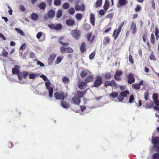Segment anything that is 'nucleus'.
<instances>
[{"mask_svg": "<svg viewBox=\"0 0 159 159\" xmlns=\"http://www.w3.org/2000/svg\"><path fill=\"white\" fill-rule=\"evenodd\" d=\"M95 52H92L89 56V58L90 60L92 59L95 57Z\"/></svg>", "mask_w": 159, "mask_h": 159, "instance_id": "nucleus-57", "label": "nucleus"}, {"mask_svg": "<svg viewBox=\"0 0 159 159\" xmlns=\"http://www.w3.org/2000/svg\"><path fill=\"white\" fill-rule=\"evenodd\" d=\"M127 82L129 84H131L135 81L134 75L132 73H129L127 77Z\"/></svg>", "mask_w": 159, "mask_h": 159, "instance_id": "nucleus-9", "label": "nucleus"}, {"mask_svg": "<svg viewBox=\"0 0 159 159\" xmlns=\"http://www.w3.org/2000/svg\"><path fill=\"white\" fill-rule=\"evenodd\" d=\"M48 26L51 29H54L57 30H61L62 27V25L60 24H58L56 25L53 24H51L48 25Z\"/></svg>", "mask_w": 159, "mask_h": 159, "instance_id": "nucleus-8", "label": "nucleus"}, {"mask_svg": "<svg viewBox=\"0 0 159 159\" xmlns=\"http://www.w3.org/2000/svg\"><path fill=\"white\" fill-rule=\"evenodd\" d=\"M77 94L79 98H82L83 97L85 94V92L83 91H77Z\"/></svg>", "mask_w": 159, "mask_h": 159, "instance_id": "nucleus-28", "label": "nucleus"}, {"mask_svg": "<svg viewBox=\"0 0 159 159\" xmlns=\"http://www.w3.org/2000/svg\"><path fill=\"white\" fill-rule=\"evenodd\" d=\"M17 66H15V68H13L12 69V73L14 75H17L18 73L20 72L19 70L17 69L16 68L17 67Z\"/></svg>", "mask_w": 159, "mask_h": 159, "instance_id": "nucleus-31", "label": "nucleus"}, {"mask_svg": "<svg viewBox=\"0 0 159 159\" xmlns=\"http://www.w3.org/2000/svg\"><path fill=\"white\" fill-rule=\"evenodd\" d=\"M155 35L156 37V39L157 40L159 38V30L157 28H156L155 29Z\"/></svg>", "mask_w": 159, "mask_h": 159, "instance_id": "nucleus-35", "label": "nucleus"}, {"mask_svg": "<svg viewBox=\"0 0 159 159\" xmlns=\"http://www.w3.org/2000/svg\"><path fill=\"white\" fill-rule=\"evenodd\" d=\"M153 148L155 152L158 153L159 152V146L157 145H154Z\"/></svg>", "mask_w": 159, "mask_h": 159, "instance_id": "nucleus-53", "label": "nucleus"}, {"mask_svg": "<svg viewBox=\"0 0 159 159\" xmlns=\"http://www.w3.org/2000/svg\"><path fill=\"white\" fill-rule=\"evenodd\" d=\"M46 89L48 91V95L50 98H52L53 94V88L51 87V83L50 81H47L45 83Z\"/></svg>", "mask_w": 159, "mask_h": 159, "instance_id": "nucleus-7", "label": "nucleus"}, {"mask_svg": "<svg viewBox=\"0 0 159 159\" xmlns=\"http://www.w3.org/2000/svg\"><path fill=\"white\" fill-rule=\"evenodd\" d=\"M70 7L69 4L67 3H65L63 4L62 7L63 9H68Z\"/></svg>", "mask_w": 159, "mask_h": 159, "instance_id": "nucleus-48", "label": "nucleus"}, {"mask_svg": "<svg viewBox=\"0 0 159 159\" xmlns=\"http://www.w3.org/2000/svg\"><path fill=\"white\" fill-rule=\"evenodd\" d=\"M109 7V0H106L103 6V8L106 11L108 9Z\"/></svg>", "mask_w": 159, "mask_h": 159, "instance_id": "nucleus-26", "label": "nucleus"}, {"mask_svg": "<svg viewBox=\"0 0 159 159\" xmlns=\"http://www.w3.org/2000/svg\"><path fill=\"white\" fill-rule=\"evenodd\" d=\"M2 55L4 57H7L8 56V52L5 49H3L2 52Z\"/></svg>", "mask_w": 159, "mask_h": 159, "instance_id": "nucleus-44", "label": "nucleus"}, {"mask_svg": "<svg viewBox=\"0 0 159 159\" xmlns=\"http://www.w3.org/2000/svg\"><path fill=\"white\" fill-rule=\"evenodd\" d=\"M152 142L154 145H159V137H152Z\"/></svg>", "mask_w": 159, "mask_h": 159, "instance_id": "nucleus-14", "label": "nucleus"}, {"mask_svg": "<svg viewBox=\"0 0 159 159\" xmlns=\"http://www.w3.org/2000/svg\"><path fill=\"white\" fill-rule=\"evenodd\" d=\"M47 15L49 18H52L55 16V11L51 9L48 11Z\"/></svg>", "mask_w": 159, "mask_h": 159, "instance_id": "nucleus-16", "label": "nucleus"}, {"mask_svg": "<svg viewBox=\"0 0 159 159\" xmlns=\"http://www.w3.org/2000/svg\"><path fill=\"white\" fill-rule=\"evenodd\" d=\"M75 7L77 11H84L85 9V6L84 4H82L81 6L78 4H76L75 6Z\"/></svg>", "mask_w": 159, "mask_h": 159, "instance_id": "nucleus-10", "label": "nucleus"}, {"mask_svg": "<svg viewBox=\"0 0 159 159\" xmlns=\"http://www.w3.org/2000/svg\"><path fill=\"white\" fill-rule=\"evenodd\" d=\"M75 18L78 20H80L82 18V15L81 13H77L75 15Z\"/></svg>", "mask_w": 159, "mask_h": 159, "instance_id": "nucleus-41", "label": "nucleus"}, {"mask_svg": "<svg viewBox=\"0 0 159 159\" xmlns=\"http://www.w3.org/2000/svg\"><path fill=\"white\" fill-rule=\"evenodd\" d=\"M54 95L56 99L63 100L68 95L66 93L61 92L59 93L56 92L54 93Z\"/></svg>", "mask_w": 159, "mask_h": 159, "instance_id": "nucleus-4", "label": "nucleus"}, {"mask_svg": "<svg viewBox=\"0 0 159 159\" xmlns=\"http://www.w3.org/2000/svg\"><path fill=\"white\" fill-rule=\"evenodd\" d=\"M118 96V93L117 92H113L109 94L110 97L112 98H115L117 97Z\"/></svg>", "mask_w": 159, "mask_h": 159, "instance_id": "nucleus-22", "label": "nucleus"}, {"mask_svg": "<svg viewBox=\"0 0 159 159\" xmlns=\"http://www.w3.org/2000/svg\"><path fill=\"white\" fill-rule=\"evenodd\" d=\"M68 12L70 15H73L75 12V9L73 7H71L68 10Z\"/></svg>", "mask_w": 159, "mask_h": 159, "instance_id": "nucleus-38", "label": "nucleus"}, {"mask_svg": "<svg viewBox=\"0 0 159 159\" xmlns=\"http://www.w3.org/2000/svg\"><path fill=\"white\" fill-rule=\"evenodd\" d=\"M66 53H72L73 52V50L72 48L71 47H68L66 48Z\"/></svg>", "mask_w": 159, "mask_h": 159, "instance_id": "nucleus-56", "label": "nucleus"}, {"mask_svg": "<svg viewBox=\"0 0 159 159\" xmlns=\"http://www.w3.org/2000/svg\"><path fill=\"white\" fill-rule=\"evenodd\" d=\"M85 43L83 42L82 43L80 47V51L82 53H83L86 50V47H85Z\"/></svg>", "mask_w": 159, "mask_h": 159, "instance_id": "nucleus-20", "label": "nucleus"}, {"mask_svg": "<svg viewBox=\"0 0 159 159\" xmlns=\"http://www.w3.org/2000/svg\"><path fill=\"white\" fill-rule=\"evenodd\" d=\"M61 105L65 108H68L70 106L69 103L65 101H62L61 102Z\"/></svg>", "mask_w": 159, "mask_h": 159, "instance_id": "nucleus-21", "label": "nucleus"}, {"mask_svg": "<svg viewBox=\"0 0 159 159\" xmlns=\"http://www.w3.org/2000/svg\"><path fill=\"white\" fill-rule=\"evenodd\" d=\"M132 88L134 89L135 90H138L140 88V87H139V84L138 83H134L132 85Z\"/></svg>", "mask_w": 159, "mask_h": 159, "instance_id": "nucleus-36", "label": "nucleus"}, {"mask_svg": "<svg viewBox=\"0 0 159 159\" xmlns=\"http://www.w3.org/2000/svg\"><path fill=\"white\" fill-rule=\"evenodd\" d=\"M62 81L65 84H68L70 82L69 78L66 76H64L62 78Z\"/></svg>", "mask_w": 159, "mask_h": 159, "instance_id": "nucleus-34", "label": "nucleus"}, {"mask_svg": "<svg viewBox=\"0 0 159 159\" xmlns=\"http://www.w3.org/2000/svg\"><path fill=\"white\" fill-rule=\"evenodd\" d=\"M23 78L24 79H26L29 73L26 71H23Z\"/></svg>", "mask_w": 159, "mask_h": 159, "instance_id": "nucleus-60", "label": "nucleus"}, {"mask_svg": "<svg viewBox=\"0 0 159 159\" xmlns=\"http://www.w3.org/2000/svg\"><path fill=\"white\" fill-rule=\"evenodd\" d=\"M111 75L110 73L109 72H107L105 73L104 75V78L105 79L107 80H109L111 78Z\"/></svg>", "mask_w": 159, "mask_h": 159, "instance_id": "nucleus-29", "label": "nucleus"}, {"mask_svg": "<svg viewBox=\"0 0 159 159\" xmlns=\"http://www.w3.org/2000/svg\"><path fill=\"white\" fill-rule=\"evenodd\" d=\"M150 41H151V42L153 44H155V36H154V34L153 33H152L151 35Z\"/></svg>", "mask_w": 159, "mask_h": 159, "instance_id": "nucleus-40", "label": "nucleus"}, {"mask_svg": "<svg viewBox=\"0 0 159 159\" xmlns=\"http://www.w3.org/2000/svg\"><path fill=\"white\" fill-rule=\"evenodd\" d=\"M90 21L92 25L94 26H95V17L93 13H91L89 17Z\"/></svg>", "mask_w": 159, "mask_h": 159, "instance_id": "nucleus-15", "label": "nucleus"}, {"mask_svg": "<svg viewBox=\"0 0 159 159\" xmlns=\"http://www.w3.org/2000/svg\"><path fill=\"white\" fill-rule=\"evenodd\" d=\"M70 34L73 38L76 40L79 39L81 37V32L78 29L72 30Z\"/></svg>", "mask_w": 159, "mask_h": 159, "instance_id": "nucleus-6", "label": "nucleus"}, {"mask_svg": "<svg viewBox=\"0 0 159 159\" xmlns=\"http://www.w3.org/2000/svg\"><path fill=\"white\" fill-rule=\"evenodd\" d=\"M144 98L146 101H147L149 97V92L148 91H146L144 93Z\"/></svg>", "mask_w": 159, "mask_h": 159, "instance_id": "nucleus-43", "label": "nucleus"}, {"mask_svg": "<svg viewBox=\"0 0 159 159\" xmlns=\"http://www.w3.org/2000/svg\"><path fill=\"white\" fill-rule=\"evenodd\" d=\"M62 15V10L61 9H59L56 13V17L57 18H59L61 17Z\"/></svg>", "mask_w": 159, "mask_h": 159, "instance_id": "nucleus-30", "label": "nucleus"}, {"mask_svg": "<svg viewBox=\"0 0 159 159\" xmlns=\"http://www.w3.org/2000/svg\"><path fill=\"white\" fill-rule=\"evenodd\" d=\"M88 74V73L87 71L82 70L80 73V76L81 78H84Z\"/></svg>", "mask_w": 159, "mask_h": 159, "instance_id": "nucleus-33", "label": "nucleus"}, {"mask_svg": "<svg viewBox=\"0 0 159 159\" xmlns=\"http://www.w3.org/2000/svg\"><path fill=\"white\" fill-rule=\"evenodd\" d=\"M154 105V104L152 101H150V102H146V106L147 108H151L153 107Z\"/></svg>", "mask_w": 159, "mask_h": 159, "instance_id": "nucleus-27", "label": "nucleus"}, {"mask_svg": "<svg viewBox=\"0 0 159 159\" xmlns=\"http://www.w3.org/2000/svg\"><path fill=\"white\" fill-rule=\"evenodd\" d=\"M150 59L151 60L155 61L156 60V58L153 54V52H152L150 56Z\"/></svg>", "mask_w": 159, "mask_h": 159, "instance_id": "nucleus-52", "label": "nucleus"}, {"mask_svg": "<svg viewBox=\"0 0 159 159\" xmlns=\"http://www.w3.org/2000/svg\"><path fill=\"white\" fill-rule=\"evenodd\" d=\"M54 4L55 5L60 6L61 4V0H54Z\"/></svg>", "mask_w": 159, "mask_h": 159, "instance_id": "nucleus-45", "label": "nucleus"}, {"mask_svg": "<svg viewBox=\"0 0 159 159\" xmlns=\"http://www.w3.org/2000/svg\"><path fill=\"white\" fill-rule=\"evenodd\" d=\"M125 23V22L124 21L121 22L118 26L117 29L114 30L113 34V36L114 37V40H115L118 37Z\"/></svg>", "mask_w": 159, "mask_h": 159, "instance_id": "nucleus-2", "label": "nucleus"}, {"mask_svg": "<svg viewBox=\"0 0 159 159\" xmlns=\"http://www.w3.org/2000/svg\"><path fill=\"white\" fill-rule=\"evenodd\" d=\"M130 30H131L132 34H135L137 31L136 24L135 23L133 22L130 26Z\"/></svg>", "mask_w": 159, "mask_h": 159, "instance_id": "nucleus-12", "label": "nucleus"}, {"mask_svg": "<svg viewBox=\"0 0 159 159\" xmlns=\"http://www.w3.org/2000/svg\"><path fill=\"white\" fill-rule=\"evenodd\" d=\"M80 102V99L77 96L73 97L71 99V102L75 104L79 105Z\"/></svg>", "mask_w": 159, "mask_h": 159, "instance_id": "nucleus-11", "label": "nucleus"}, {"mask_svg": "<svg viewBox=\"0 0 159 159\" xmlns=\"http://www.w3.org/2000/svg\"><path fill=\"white\" fill-rule=\"evenodd\" d=\"M39 7L40 9L43 10L46 7V4L44 2H41L39 5Z\"/></svg>", "mask_w": 159, "mask_h": 159, "instance_id": "nucleus-32", "label": "nucleus"}, {"mask_svg": "<svg viewBox=\"0 0 159 159\" xmlns=\"http://www.w3.org/2000/svg\"><path fill=\"white\" fill-rule=\"evenodd\" d=\"M122 74L123 72L122 71L117 70L116 71V74L115 75H116L118 76H121L122 75Z\"/></svg>", "mask_w": 159, "mask_h": 159, "instance_id": "nucleus-59", "label": "nucleus"}, {"mask_svg": "<svg viewBox=\"0 0 159 159\" xmlns=\"http://www.w3.org/2000/svg\"><path fill=\"white\" fill-rule=\"evenodd\" d=\"M120 93L124 98L125 97H127V95L129 94V92L128 91L126 90L125 91L122 92Z\"/></svg>", "mask_w": 159, "mask_h": 159, "instance_id": "nucleus-42", "label": "nucleus"}, {"mask_svg": "<svg viewBox=\"0 0 159 159\" xmlns=\"http://www.w3.org/2000/svg\"><path fill=\"white\" fill-rule=\"evenodd\" d=\"M15 30L18 33L20 34L22 36H25V33L20 29L18 28H15Z\"/></svg>", "mask_w": 159, "mask_h": 159, "instance_id": "nucleus-37", "label": "nucleus"}, {"mask_svg": "<svg viewBox=\"0 0 159 159\" xmlns=\"http://www.w3.org/2000/svg\"><path fill=\"white\" fill-rule=\"evenodd\" d=\"M158 96L157 94V93H154L153 94L152 99H153V100L154 102L155 101L158 100Z\"/></svg>", "mask_w": 159, "mask_h": 159, "instance_id": "nucleus-49", "label": "nucleus"}, {"mask_svg": "<svg viewBox=\"0 0 159 159\" xmlns=\"http://www.w3.org/2000/svg\"><path fill=\"white\" fill-rule=\"evenodd\" d=\"M119 3L121 6H124L128 3V1L127 0H119Z\"/></svg>", "mask_w": 159, "mask_h": 159, "instance_id": "nucleus-39", "label": "nucleus"}, {"mask_svg": "<svg viewBox=\"0 0 159 159\" xmlns=\"http://www.w3.org/2000/svg\"><path fill=\"white\" fill-rule=\"evenodd\" d=\"M110 42V38L108 36H106L104 37L103 41V43L104 45L109 44Z\"/></svg>", "mask_w": 159, "mask_h": 159, "instance_id": "nucleus-23", "label": "nucleus"}, {"mask_svg": "<svg viewBox=\"0 0 159 159\" xmlns=\"http://www.w3.org/2000/svg\"><path fill=\"white\" fill-rule=\"evenodd\" d=\"M62 58L60 56H58L55 61V63L56 64H58L60 63L62 60Z\"/></svg>", "mask_w": 159, "mask_h": 159, "instance_id": "nucleus-47", "label": "nucleus"}, {"mask_svg": "<svg viewBox=\"0 0 159 159\" xmlns=\"http://www.w3.org/2000/svg\"><path fill=\"white\" fill-rule=\"evenodd\" d=\"M102 2V0H98L96 2V7H98L101 6Z\"/></svg>", "mask_w": 159, "mask_h": 159, "instance_id": "nucleus-50", "label": "nucleus"}, {"mask_svg": "<svg viewBox=\"0 0 159 159\" xmlns=\"http://www.w3.org/2000/svg\"><path fill=\"white\" fill-rule=\"evenodd\" d=\"M92 33L90 32V33H88L86 35V37L88 39V40L91 43L93 42V41L94 40V36L93 37V38L91 40L90 39V38L92 37Z\"/></svg>", "mask_w": 159, "mask_h": 159, "instance_id": "nucleus-18", "label": "nucleus"}, {"mask_svg": "<svg viewBox=\"0 0 159 159\" xmlns=\"http://www.w3.org/2000/svg\"><path fill=\"white\" fill-rule=\"evenodd\" d=\"M64 39L63 37H60L58 40V41L59 43H61L62 45L64 46H61L60 48V50L61 53L62 54L65 53L66 51V48H65L64 46H67L69 45V43H64L62 41V40Z\"/></svg>", "mask_w": 159, "mask_h": 159, "instance_id": "nucleus-1", "label": "nucleus"}, {"mask_svg": "<svg viewBox=\"0 0 159 159\" xmlns=\"http://www.w3.org/2000/svg\"><path fill=\"white\" fill-rule=\"evenodd\" d=\"M124 97L122 96V95L121 94V93H120L119 96H118L117 97V98L118 100L120 102L122 101L124 99Z\"/></svg>", "mask_w": 159, "mask_h": 159, "instance_id": "nucleus-55", "label": "nucleus"}, {"mask_svg": "<svg viewBox=\"0 0 159 159\" xmlns=\"http://www.w3.org/2000/svg\"><path fill=\"white\" fill-rule=\"evenodd\" d=\"M87 83L83 81L80 83L79 85V88L81 89H85L87 86Z\"/></svg>", "mask_w": 159, "mask_h": 159, "instance_id": "nucleus-17", "label": "nucleus"}, {"mask_svg": "<svg viewBox=\"0 0 159 159\" xmlns=\"http://www.w3.org/2000/svg\"><path fill=\"white\" fill-rule=\"evenodd\" d=\"M37 64L38 65H39L41 67H43L44 66V64L39 61H37Z\"/></svg>", "mask_w": 159, "mask_h": 159, "instance_id": "nucleus-63", "label": "nucleus"}, {"mask_svg": "<svg viewBox=\"0 0 159 159\" xmlns=\"http://www.w3.org/2000/svg\"><path fill=\"white\" fill-rule=\"evenodd\" d=\"M129 61L131 64H133L134 63V60H133L132 57L131 55H129Z\"/></svg>", "mask_w": 159, "mask_h": 159, "instance_id": "nucleus-62", "label": "nucleus"}, {"mask_svg": "<svg viewBox=\"0 0 159 159\" xmlns=\"http://www.w3.org/2000/svg\"><path fill=\"white\" fill-rule=\"evenodd\" d=\"M104 86L106 88L108 86L112 87V88L116 89L117 88V84L115 80L113 79L111 81L110 80H107L104 83Z\"/></svg>", "mask_w": 159, "mask_h": 159, "instance_id": "nucleus-5", "label": "nucleus"}, {"mask_svg": "<svg viewBox=\"0 0 159 159\" xmlns=\"http://www.w3.org/2000/svg\"><path fill=\"white\" fill-rule=\"evenodd\" d=\"M36 75L33 73H31L29 75V78L30 79H34L36 77Z\"/></svg>", "mask_w": 159, "mask_h": 159, "instance_id": "nucleus-54", "label": "nucleus"}, {"mask_svg": "<svg viewBox=\"0 0 159 159\" xmlns=\"http://www.w3.org/2000/svg\"><path fill=\"white\" fill-rule=\"evenodd\" d=\"M31 17L32 20H36L38 19L39 16L36 13H33L31 15Z\"/></svg>", "mask_w": 159, "mask_h": 159, "instance_id": "nucleus-24", "label": "nucleus"}, {"mask_svg": "<svg viewBox=\"0 0 159 159\" xmlns=\"http://www.w3.org/2000/svg\"><path fill=\"white\" fill-rule=\"evenodd\" d=\"M91 28V26L89 25H86L85 26V29L86 31H88Z\"/></svg>", "mask_w": 159, "mask_h": 159, "instance_id": "nucleus-61", "label": "nucleus"}, {"mask_svg": "<svg viewBox=\"0 0 159 159\" xmlns=\"http://www.w3.org/2000/svg\"><path fill=\"white\" fill-rule=\"evenodd\" d=\"M66 22L67 25L69 26H73L75 23V20L70 19L67 20Z\"/></svg>", "mask_w": 159, "mask_h": 159, "instance_id": "nucleus-13", "label": "nucleus"}, {"mask_svg": "<svg viewBox=\"0 0 159 159\" xmlns=\"http://www.w3.org/2000/svg\"><path fill=\"white\" fill-rule=\"evenodd\" d=\"M56 56V55L55 54L53 53L51 54L48 59L49 63H50L51 64L52 63Z\"/></svg>", "mask_w": 159, "mask_h": 159, "instance_id": "nucleus-19", "label": "nucleus"}, {"mask_svg": "<svg viewBox=\"0 0 159 159\" xmlns=\"http://www.w3.org/2000/svg\"><path fill=\"white\" fill-rule=\"evenodd\" d=\"M17 75V76L18 77V79L20 80H21L23 77V72H19Z\"/></svg>", "mask_w": 159, "mask_h": 159, "instance_id": "nucleus-46", "label": "nucleus"}, {"mask_svg": "<svg viewBox=\"0 0 159 159\" xmlns=\"http://www.w3.org/2000/svg\"><path fill=\"white\" fill-rule=\"evenodd\" d=\"M93 77L92 75H89L85 79V82L87 83L93 81Z\"/></svg>", "mask_w": 159, "mask_h": 159, "instance_id": "nucleus-25", "label": "nucleus"}, {"mask_svg": "<svg viewBox=\"0 0 159 159\" xmlns=\"http://www.w3.org/2000/svg\"><path fill=\"white\" fill-rule=\"evenodd\" d=\"M7 7L9 9V10L8 11L9 14L10 15H12L13 11L12 10L11 7L9 5H8Z\"/></svg>", "mask_w": 159, "mask_h": 159, "instance_id": "nucleus-64", "label": "nucleus"}, {"mask_svg": "<svg viewBox=\"0 0 159 159\" xmlns=\"http://www.w3.org/2000/svg\"><path fill=\"white\" fill-rule=\"evenodd\" d=\"M114 78L115 80L117 81H120L121 80V78L120 76H118L116 75H114Z\"/></svg>", "mask_w": 159, "mask_h": 159, "instance_id": "nucleus-51", "label": "nucleus"}, {"mask_svg": "<svg viewBox=\"0 0 159 159\" xmlns=\"http://www.w3.org/2000/svg\"><path fill=\"white\" fill-rule=\"evenodd\" d=\"M102 81L103 80L101 76L98 75L95 77V80L93 82V85L92 86L98 88L102 84Z\"/></svg>", "mask_w": 159, "mask_h": 159, "instance_id": "nucleus-3", "label": "nucleus"}, {"mask_svg": "<svg viewBox=\"0 0 159 159\" xmlns=\"http://www.w3.org/2000/svg\"><path fill=\"white\" fill-rule=\"evenodd\" d=\"M134 99V97L133 95H131L129 97V102L130 103H132Z\"/></svg>", "mask_w": 159, "mask_h": 159, "instance_id": "nucleus-58", "label": "nucleus"}]
</instances>
